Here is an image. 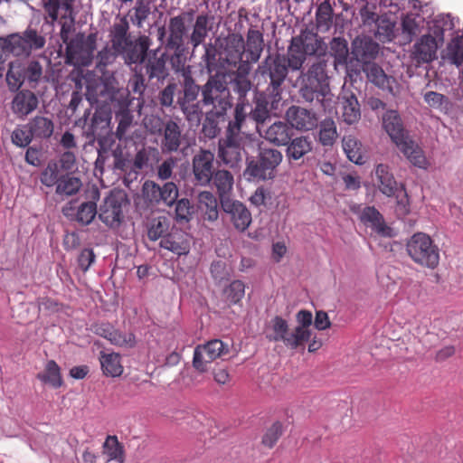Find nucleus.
Segmentation results:
<instances>
[{"instance_id":"nucleus-21","label":"nucleus","mask_w":463,"mask_h":463,"mask_svg":"<svg viewBox=\"0 0 463 463\" xmlns=\"http://www.w3.org/2000/svg\"><path fill=\"white\" fill-rule=\"evenodd\" d=\"M363 71L366 74L368 80L383 90H387L392 95L399 91V84L396 79L388 76L377 63H366V65L363 66Z\"/></svg>"},{"instance_id":"nucleus-53","label":"nucleus","mask_w":463,"mask_h":463,"mask_svg":"<svg viewBox=\"0 0 463 463\" xmlns=\"http://www.w3.org/2000/svg\"><path fill=\"white\" fill-rule=\"evenodd\" d=\"M282 338H279V342L283 343V345L289 349H298L300 347L305 346V343L303 342V333L298 330L289 329L288 325L287 326V329H285L282 333Z\"/></svg>"},{"instance_id":"nucleus-4","label":"nucleus","mask_w":463,"mask_h":463,"mask_svg":"<svg viewBox=\"0 0 463 463\" xmlns=\"http://www.w3.org/2000/svg\"><path fill=\"white\" fill-rule=\"evenodd\" d=\"M326 61L318 60L313 62L306 71L301 72L300 96L307 102L314 99L326 106L330 94L329 77L326 73Z\"/></svg>"},{"instance_id":"nucleus-40","label":"nucleus","mask_w":463,"mask_h":463,"mask_svg":"<svg viewBox=\"0 0 463 463\" xmlns=\"http://www.w3.org/2000/svg\"><path fill=\"white\" fill-rule=\"evenodd\" d=\"M129 103L130 102L127 98L118 101L119 109L116 112V119L118 120V125L115 135L119 140L125 137L126 132L133 121V115L128 109Z\"/></svg>"},{"instance_id":"nucleus-19","label":"nucleus","mask_w":463,"mask_h":463,"mask_svg":"<svg viewBox=\"0 0 463 463\" xmlns=\"http://www.w3.org/2000/svg\"><path fill=\"white\" fill-rule=\"evenodd\" d=\"M286 118L292 129L301 131L313 130L318 124V118L315 112L298 106L288 108Z\"/></svg>"},{"instance_id":"nucleus-46","label":"nucleus","mask_w":463,"mask_h":463,"mask_svg":"<svg viewBox=\"0 0 463 463\" xmlns=\"http://www.w3.org/2000/svg\"><path fill=\"white\" fill-rule=\"evenodd\" d=\"M97 333L104 338L108 339L111 344L116 345H131L132 335H124L118 330H115L109 325H102L97 329Z\"/></svg>"},{"instance_id":"nucleus-59","label":"nucleus","mask_w":463,"mask_h":463,"mask_svg":"<svg viewBox=\"0 0 463 463\" xmlns=\"http://www.w3.org/2000/svg\"><path fill=\"white\" fill-rule=\"evenodd\" d=\"M245 99L238 100L234 109V119L230 121L227 127L228 132L242 133L241 125L244 122L247 111Z\"/></svg>"},{"instance_id":"nucleus-23","label":"nucleus","mask_w":463,"mask_h":463,"mask_svg":"<svg viewBox=\"0 0 463 463\" xmlns=\"http://www.w3.org/2000/svg\"><path fill=\"white\" fill-rule=\"evenodd\" d=\"M99 218L109 227L118 226L122 220V200L112 194L107 196L99 207Z\"/></svg>"},{"instance_id":"nucleus-48","label":"nucleus","mask_w":463,"mask_h":463,"mask_svg":"<svg viewBox=\"0 0 463 463\" xmlns=\"http://www.w3.org/2000/svg\"><path fill=\"white\" fill-rule=\"evenodd\" d=\"M343 149L348 159L356 165L364 163V157L362 153L361 144L353 137H344Z\"/></svg>"},{"instance_id":"nucleus-26","label":"nucleus","mask_w":463,"mask_h":463,"mask_svg":"<svg viewBox=\"0 0 463 463\" xmlns=\"http://www.w3.org/2000/svg\"><path fill=\"white\" fill-rule=\"evenodd\" d=\"M244 53L249 65L256 63L264 49V38L261 31L250 26L246 33V40H244Z\"/></svg>"},{"instance_id":"nucleus-25","label":"nucleus","mask_w":463,"mask_h":463,"mask_svg":"<svg viewBox=\"0 0 463 463\" xmlns=\"http://www.w3.org/2000/svg\"><path fill=\"white\" fill-rule=\"evenodd\" d=\"M214 16L208 13H202L195 17L192 32L188 37L194 50L205 42L209 32L213 28Z\"/></svg>"},{"instance_id":"nucleus-24","label":"nucleus","mask_w":463,"mask_h":463,"mask_svg":"<svg viewBox=\"0 0 463 463\" xmlns=\"http://www.w3.org/2000/svg\"><path fill=\"white\" fill-rule=\"evenodd\" d=\"M360 221L382 237H392L393 231L388 226L383 216L373 206H366L360 214Z\"/></svg>"},{"instance_id":"nucleus-45","label":"nucleus","mask_w":463,"mask_h":463,"mask_svg":"<svg viewBox=\"0 0 463 463\" xmlns=\"http://www.w3.org/2000/svg\"><path fill=\"white\" fill-rule=\"evenodd\" d=\"M166 51L173 52L171 54L169 61L172 66V69L175 72H182V76L184 77V73L186 71H191L189 66H185L186 62V54L188 52V48L186 46H178L175 47H165Z\"/></svg>"},{"instance_id":"nucleus-22","label":"nucleus","mask_w":463,"mask_h":463,"mask_svg":"<svg viewBox=\"0 0 463 463\" xmlns=\"http://www.w3.org/2000/svg\"><path fill=\"white\" fill-rule=\"evenodd\" d=\"M438 43L435 37L426 34L413 45L411 60L417 66L429 63L437 58Z\"/></svg>"},{"instance_id":"nucleus-16","label":"nucleus","mask_w":463,"mask_h":463,"mask_svg":"<svg viewBox=\"0 0 463 463\" xmlns=\"http://www.w3.org/2000/svg\"><path fill=\"white\" fill-rule=\"evenodd\" d=\"M180 124L174 118L165 121V128L161 133L160 149L163 154L176 153L181 150L184 140Z\"/></svg>"},{"instance_id":"nucleus-37","label":"nucleus","mask_w":463,"mask_h":463,"mask_svg":"<svg viewBox=\"0 0 463 463\" xmlns=\"http://www.w3.org/2000/svg\"><path fill=\"white\" fill-rule=\"evenodd\" d=\"M375 176L379 190L388 197L393 196L397 191V182L388 165L379 164L375 168Z\"/></svg>"},{"instance_id":"nucleus-41","label":"nucleus","mask_w":463,"mask_h":463,"mask_svg":"<svg viewBox=\"0 0 463 463\" xmlns=\"http://www.w3.org/2000/svg\"><path fill=\"white\" fill-rule=\"evenodd\" d=\"M26 128L34 138H49L53 133L54 125L49 118L36 116L28 122Z\"/></svg>"},{"instance_id":"nucleus-42","label":"nucleus","mask_w":463,"mask_h":463,"mask_svg":"<svg viewBox=\"0 0 463 463\" xmlns=\"http://www.w3.org/2000/svg\"><path fill=\"white\" fill-rule=\"evenodd\" d=\"M171 228L170 220L166 216L153 218L147 225V237L152 241L163 240Z\"/></svg>"},{"instance_id":"nucleus-58","label":"nucleus","mask_w":463,"mask_h":463,"mask_svg":"<svg viewBox=\"0 0 463 463\" xmlns=\"http://www.w3.org/2000/svg\"><path fill=\"white\" fill-rule=\"evenodd\" d=\"M202 59L209 73L216 71L220 68L219 50L212 43L204 45V53Z\"/></svg>"},{"instance_id":"nucleus-31","label":"nucleus","mask_w":463,"mask_h":463,"mask_svg":"<svg viewBox=\"0 0 463 463\" xmlns=\"http://www.w3.org/2000/svg\"><path fill=\"white\" fill-rule=\"evenodd\" d=\"M213 184L216 189L220 203L232 200L231 195L233 189L234 178L231 172L224 169H218L213 175Z\"/></svg>"},{"instance_id":"nucleus-61","label":"nucleus","mask_w":463,"mask_h":463,"mask_svg":"<svg viewBox=\"0 0 463 463\" xmlns=\"http://www.w3.org/2000/svg\"><path fill=\"white\" fill-rule=\"evenodd\" d=\"M24 40L28 43L30 53L44 48L46 40L43 35L39 33L36 29L28 27L24 31Z\"/></svg>"},{"instance_id":"nucleus-62","label":"nucleus","mask_w":463,"mask_h":463,"mask_svg":"<svg viewBox=\"0 0 463 463\" xmlns=\"http://www.w3.org/2000/svg\"><path fill=\"white\" fill-rule=\"evenodd\" d=\"M215 361L210 355L203 352L201 346H196L194 351L193 366L199 373L207 372L213 362Z\"/></svg>"},{"instance_id":"nucleus-44","label":"nucleus","mask_w":463,"mask_h":463,"mask_svg":"<svg viewBox=\"0 0 463 463\" xmlns=\"http://www.w3.org/2000/svg\"><path fill=\"white\" fill-rule=\"evenodd\" d=\"M37 377L42 382L49 383L54 388H59L62 385L60 366L53 360L47 362L44 371L38 373Z\"/></svg>"},{"instance_id":"nucleus-51","label":"nucleus","mask_w":463,"mask_h":463,"mask_svg":"<svg viewBox=\"0 0 463 463\" xmlns=\"http://www.w3.org/2000/svg\"><path fill=\"white\" fill-rule=\"evenodd\" d=\"M337 137L336 126L332 118H326L321 122L319 141L323 146H332Z\"/></svg>"},{"instance_id":"nucleus-28","label":"nucleus","mask_w":463,"mask_h":463,"mask_svg":"<svg viewBox=\"0 0 463 463\" xmlns=\"http://www.w3.org/2000/svg\"><path fill=\"white\" fill-rule=\"evenodd\" d=\"M143 62H146L145 69L149 80L156 79L158 81L164 80L168 71L166 69V57L165 53L158 54V50L147 51V55Z\"/></svg>"},{"instance_id":"nucleus-39","label":"nucleus","mask_w":463,"mask_h":463,"mask_svg":"<svg viewBox=\"0 0 463 463\" xmlns=\"http://www.w3.org/2000/svg\"><path fill=\"white\" fill-rule=\"evenodd\" d=\"M198 205L204 220L214 222L219 217L218 202L212 192L203 191L198 194Z\"/></svg>"},{"instance_id":"nucleus-29","label":"nucleus","mask_w":463,"mask_h":463,"mask_svg":"<svg viewBox=\"0 0 463 463\" xmlns=\"http://www.w3.org/2000/svg\"><path fill=\"white\" fill-rule=\"evenodd\" d=\"M383 126L396 146L408 137L403 128L401 117L395 110H388L383 115Z\"/></svg>"},{"instance_id":"nucleus-54","label":"nucleus","mask_w":463,"mask_h":463,"mask_svg":"<svg viewBox=\"0 0 463 463\" xmlns=\"http://www.w3.org/2000/svg\"><path fill=\"white\" fill-rule=\"evenodd\" d=\"M97 213L96 203L85 202L79 206L75 214V221L82 225H88L93 221Z\"/></svg>"},{"instance_id":"nucleus-8","label":"nucleus","mask_w":463,"mask_h":463,"mask_svg":"<svg viewBox=\"0 0 463 463\" xmlns=\"http://www.w3.org/2000/svg\"><path fill=\"white\" fill-rule=\"evenodd\" d=\"M200 87L194 82L191 71L184 73L183 95L178 97L177 103L187 121L199 123L202 117V108L198 96Z\"/></svg>"},{"instance_id":"nucleus-57","label":"nucleus","mask_w":463,"mask_h":463,"mask_svg":"<svg viewBox=\"0 0 463 463\" xmlns=\"http://www.w3.org/2000/svg\"><path fill=\"white\" fill-rule=\"evenodd\" d=\"M330 53L335 57V62L345 63L348 57L347 42L340 37L333 38L330 42Z\"/></svg>"},{"instance_id":"nucleus-30","label":"nucleus","mask_w":463,"mask_h":463,"mask_svg":"<svg viewBox=\"0 0 463 463\" xmlns=\"http://www.w3.org/2000/svg\"><path fill=\"white\" fill-rule=\"evenodd\" d=\"M24 32L12 33L5 38H0V47L5 52L12 53L16 57H28L31 55Z\"/></svg>"},{"instance_id":"nucleus-14","label":"nucleus","mask_w":463,"mask_h":463,"mask_svg":"<svg viewBox=\"0 0 463 463\" xmlns=\"http://www.w3.org/2000/svg\"><path fill=\"white\" fill-rule=\"evenodd\" d=\"M194 16V10L190 9L169 19L165 47L186 46L185 39L188 33L186 22L193 21Z\"/></svg>"},{"instance_id":"nucleus-27","label":"nucleus","mask_w":463,"mask_h":463,"mask_svg":"<svg viewBox=\"0 0 463 463\" xmlns=\"http://www.w3.org/2000/svg\"><path fill=\"white\" fill-rule=\"evenodd\" d=\"M39 104L37 96L31 90H23L18 91L11 104V109L18 118H24L34 111Z\"/></svg>"},{"instance_id":"nucleus-15","label":"nucleus","mask_w":463,"mask_h":463,"mask_svg":"<svg viewBox=\"0 0 463 463\" xmlns=\"http://www.w3.org/2000/svg\"><path fill=\"white\" fill-rule=\"evenodd\" d=\"M251 70V65L248 64V61L241 63L237 70L232 71L221 77L220 74L216 73L226 86L225 78L229 79V84L232 91L238 95V100L245 99L247 94L251 90L252 83L249 78Z\"/></svg>"},{"instance_id":"nucleus-32","label":"nucleus","mask_w":463,"mask_h":463,"mask_svg":"<svg viewBox=\"0 0 463 463\" xmlns=\"http://www.w3.org/2000/svg\"><path fill=\"white\" fill-rule=\"evenodd\" d=\"M341 118L348 125L356 123L361 118L360 104L356 96L350 92L345 93L340 98Z\"/></svg>"},{"instance_id":"nucleus-36","label":"nucleus","mask_w":463,"mask_h":463,"mask_svg":"<svg viewBox=\"0 0 463 463\" xmlns=\"http://www.w3.org/2000/svg\"><path fill=\"white\" fill-rule=\"evenodd\" d=\"M354 53L364 65L372 63L379 53V44L369 38L356 39L354 42Z\"/></svg>"},{"instance_id":"nucleus-20","label":"nucleus","mask_w":463,"mask_h":463,"mask_svg":"<svg viewBox=\"0 0 463 463\" xmlns=\"http://www.w3.org/2000/svg\"><path fill=\"white\" fill-rule=\"evenodd\" d=\"M160 247L178 256L186 255L190 251L191 238L189 234L175 226L160 241Z\"/></svg>"},{"instance_id":"nucleus-10","label":"nucleus","mask_w":463,"mask_h":463,"mask_svg":"<svg viewBox=\"0 0 463 463\" xmlns=\"http://www.w3.org/2000/svg\"><path fill=\"white\" fill-rule=\"evenodd\" d=\"M246 137L243 133L228 132L219 139L218 157L228 166L236 167L242 160Z\"/></svg>"},{"instance_id":"nucleus-2","label":"nucleus","mask_w":463,"mask_h":463,"mask_svg":"<svg viewBox=\"0 0 463 463\" xmlns=\"http://www.w3.org/2000/svg\"><path fill=\"white\" fill-rule=\"evenodd\" d=\"M127 16L118 14L109 30L110 46L124 60L127 65L141 64L145 61L152 43L149 36L142 34L133 40Z\"/></svg>"},{"instance_id":"nucleus-18","label":"nucleus","mask_w":463,"mask_h":463,"mask_svg":"<svg viewBox=\"0 0 463 463\" xmlns=\"http://www.w3.org/2000/svg\"><path fill=\"white\" fill-rule=\"evenodd\" d=\"M221 207L237 231L244 232L251 223V213L241 202L232 199L224 201Z\"/></svg>"},{"instance_id":"nucleus-47","label":"nucleus","mask_w":463,"mask_h":463,"mask_svg":"<svg viewBox=\"0 0 463 463\" xmlns=\"http://www.w3.org/2000/svg\"><path fill=\"white\" fill-rule=\"evenodd\" d=\"M333 23V8L328 0L322 2L316 12V25L321 31H327Z\"/></svg>"},{"instance_id":"nucleus-38","label":"nucleus","mask_w":463,"mask_h":463,"mask_svg":"<svg viewBox=\"0 0 463 463\" xmlns=\"http://www.w3.org/2000/svg\"><path fill=\"white\" fill-rule=\"evenodd\" d=\"M272 99H268L264 91L260 90L254 109L250 111L251 118L258 123L263 124L269 117L270 110L279 109L280 101L272 102Z\"/></svg>"},{"instance_id":"nucleus-13","label":"nucleus","mask_w":463,"mask_h":463,"mask_svg":"<svg viewBox=\"0 0 463 463\" xmlns=\"http://www.w3.org/2000/svg\"><path fill=\"white\" fill-rule=\"evenodd\" d=\"M95 34L88 36V42L72 40L66 45V62L74 66H90L93 60Z\"/></svg>"},{"instance_id":"nucleus-33","label":"nucleus","mask_w":463,"mask_h":463,"mask_svg":"<svg viewBox=\"0 0 463 463\" xmlns=\"http://www.w3.org/2000/svg\"><path fill=\"white\" fill-rule=\"evenodd\" d=\"M286 146V156L289 162L303 158L313 149V142L307 136L293 137Z\"/></svg>"},{"instance_id":"nucleus-49","label":"nucleus","mask_w":463,"mask_h":463,"mask_svg":"<svg viewBox=\"0 0 463 463\" xmlns=\"http://www.w3.org/2000/svg\"><path fill=\"white\" fill-rule=\"evenodd\" d=\"M81 186L82 183L80 178L64 175L61 177L56 185V194L59 195L71 196L76 194Z\"/></svg>"},{"instance_id":"nucleus-60","label":"nucleus","mask_w":463,"mask_h":463,"mask_svg":"<svg viewBox=\"0 0 463 463\" xmlns=\"http://www.w3.org/2000/svg\"><path fill=\"white\" fill-rule=\"evenodd\" d=\"M111 114L109 109L105 107L97 109L91 118L90 128L93 134L99 129L106 128L110 122Z\"/></svg>"},{"instance_id":"nucleus-11","label":"nucleus","mask_w":463,"mask_h":463,"mask_svg":"<svg viewBox=\"0 0 463 463\" xmlns=\"http://www.w3.org/2000/svg\"><path fill=\"white\" fill-rule=\"evenodd\" d=\"M143 195L152 204L172 206L177 200L179 191L176 184L168 181L159 185L154 181L147 180L142 187Z\"/></svg>"},{"instance_id":"nucleus-7","label":"nucleus","mask_w":463,"mask_h":463,"mask_svg":"<svg viewBox=\"0 0 463 463\" xmlns=\"http://www.w3.org/2000/svg\"><path fill=\"white\" fill-rule=\"evenodd\" d=\"M406 250L411 259L422 267L434 269L439 265V248L424 232L413 234L406 243Z\"/></svg>"},{"instance_id":"nucleus-43","label":"nucleus","mask_w":463,"mask_h":463,"mask_svg":"<svg viewBox=\"0 0 463 463\" xmlns=\"http://www.w3.org/2000/svg\"><path fill=\"white\" fill-rule=\"evenodd\" d=\"M100 364L105 375L117 377L123 373V366L120 362V356L116 353H101Z\"/></svg>"},{"instance_id":"nucleus-12","label":"nucleus","mask_w":463,"mask_h":463,"mask_svg":"<svg viewBox=\"0 0 463 463\" xmlns=\"http://www.w3.org/2000/svg\"><path fill=\"white\" fill-rule=\"evenodd\" d=\"M214 154L210 150L201 149L192 160V170L195 184L208 186L216 172Z\"/></svg>"},{"instance_id":"nucleus-63","label":"nucleus","mask_w":463,"mask_h":463,"mask_svg":"<svg viewBox=\"0 0 463 463\" xmlns=\"http://www.w3.org/2000/svg\"><path fill=\"white\" fill-rule=\"evenodd\" d=\"M107 90V85L101 81L89 82L86 88V99L90 104L98 103L101 101L99 97L104 96V92ZM104 102L106 101L103 100Z\"/></svg>"},{"instance_id":"nucleus-55","label":"nucleus","mask_w":463,"mask_h":463,"mask_svg":"<svg viewBox=\"0 0 463 463\" xmlns=\"http://www.w3.org/2000/svg\"><path fill=\"white\" fill-rule=\"evenodd\" d=\"M288 322L281 317H275L270 320L266 328V338L270 342H279L282 338V333L287 329Z\"/></svg>"},{"instance_id":"nucleus-1","label":"nucleus","mask_w":463,"mask_h":463,"mask_svg":"<svg viewBox=\"0 0 463 463\" xmlns=\"http://www.w3.org/2000/svg\"><path fill=\"white\" fill-rule=\"evenodd\" d=\"M327 45L313 30H302L291 38L285 54H269L256 70L257 88L265 92L272 102L281 101L283 84L288 71H300L308 57H321L326 52Z\"/></svg>"},{"instance_id":"nucleus-34","label":"nucleus","mask_w":463,"mask_h":463,"mask_svg":"<svg viewBox=\"0 0 463 463\" xmlns=\"http://www.w3.org/2000/svg\"><path fill=\"white\" fill-rule=\"evenodd\" d=\"M151 0H137L132 8L126 14L127 20L137 29H141L152 14Z\"/></svg>"},{"instance_id":"nucleus-9","label":"nucleus","mask_w":463,"mask_h":463,"mask_svg":"<svg viewBox=\"0 0 463 463\" xmlns=\"http://www.w3.org/2000/svg\"><path fill=\"white\" fill-rule=\"evenodd\" d=\"M244 38L241 33H229L219 45L220 68H238L244 62Z\"/></svg>"},{"instance_id":"nucleus-64","label":"nucleus","mask_w":463,"mask_h":463,"mask_svg":"<svg viewBox=\"0 0 463 463\" xmlns=\"http://www.w3.org/2000/svg\"><path fill=\"white\" fill-rule=\"evenodd\" d=\"M61 177H59V169L56 163H49L41 175V182L48 187L58 184Z\"/></svg>"},{"instance_id":"nucleus-50","label":"nucleus","mask_w":463,"mask_h":463,"mask_svg":"<svg viewBox=\"0 0 463 463\" xmlns=\"http://www.w3.org/2000/svg\"><path fill=\"white\" fill-rule=\"evenodd\" d=\"M103 453L109 458V460H117L123 462L124 450L122 445L118 442L116 436H108L103 444Z\"/></svg>"},{"instance_id":"nucleus-35","label":"nucleus","mask_w":463,"mask_h":463,"mask_svg":"<svg viewBox=\"0 0 463 463\" xmlns=\"http://www.w3.org/2000/svg\"><path fill=\"white\" fill-rule=\"evenodd\" d=\"M397 147L415 166L423 169L428 167L429 163L422 149L409 137H406L401 144H398Z\"/></svg>"},{"instance_id":"nucleus-56","label":"nucleus","mask_w":463,"mask_h":463,"mask_svg":"<svg viewBox=\"0 0 463 463\" xmlns=\"http://www.w3.org/2000/svg\"><path fill=\"white\" fill-rule=\"evenodd\" d=\"M298 326L294 327L295 330H298L303 333V342L306 344L311 337L310 326L312 325L313 316L310 311L300 310L296 315Z\"/></svg>"},{"instance_id":"nucleus-52","label":"nucleus","mask_w":463,"mask_h":463,"mask_svg":"<svg viewBox=\"0 0 463 463\" xmlns=\"http://www.w3.org/2000/svg\"><path fill=\"white\" fill-rule=\"evenodd\" d=\"M198 346H201L203 352L214 360L228 354L230 350L229 345L222 342L221 339H213L203 345H198Z\"/></svg>"},{"instance_id":"nucleus-6","label":"nucleus","mask_w":463,"mask_h":463,"mask_svg":"<svg viewBox=\"0 0 463 463\" xmlns=\"http://www.w3.org/2000/svg\"><path fill=\"white\" fill-rule=\"evenodd\" d=\"M282 158V153L276 148H261L257 159L247 158L244 176L249 180L258 181L273 179Z\"/></svg>"},{"instance_id":"nucleus-17","label":"nucleus","mask_w":463,"mask_h":463,"mask_svg":"<svg viewBox=\"0 0 463 463\" xmlns=\"http://www.w3.org/2000/svg\"><path fill=\"white\" fill-rule=\"evenodd\" d=\"M258 131L266 141L277 146H286L295 134L288 120L275 121L266 128L258 127Z\"/></svg>"},{"instance_id":"nucleus-3","label":"nucleus","mask_w":463,"mask_h":463,"mask_svg":"<svg viewBox=\"0 0 463 463\" xmlns=\"http://www.w3.org/2000/svg\"><path fill=\"white\" fill-rule=\"evenodd\" d=\"M202 102L205 106L212 105L203 123L202 132L208 138L215 137L219 132V119H223L227 110L232 108L230 90L224 85L218 75L211 76L202 88Z\"/></svg>"},{"instance_id":"nucleus-5","label":"nucleus","mask_w":463,"mask_h":463,"mask_svg":"<svg viewBox=\"0 0 463 463\" xmlns=\"http://www.w3.org/2000/svg\"><path fill=\"white\" fill-rule=\"evenodd\" d=\"M74 0H42L44 10V22L53 25L59 21L60 36L63 43H70L71 35L74 32L75 17L73 15Z\"/></svg>"}]
</instances>
